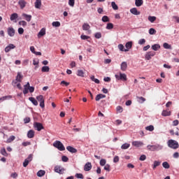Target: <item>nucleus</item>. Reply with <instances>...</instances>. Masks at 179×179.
<instances>
[{"label": "nucleus", "mask_w": 179, "mask_h": 179, "mask_svg": "<svg viewBox=\"0 0 179 179\" xmlns=\"http://www.w3.org/2000/svg\"><path fill=\"white\" fill-rule=\"evenodd\" d=\"M60 85H64L65 86H69V83L65 81V80H62L61 83H60Z\"/></svg>", "instance_id": "obj_64"}, {"label": "nucleus", "mask_w": 179, "mask_h": 179, "mask_svg": "<svg viewBox=\"0 0 179 179\" xmlns=\"http://www.w3.org/2000/svg\"><path fill=\"white\" fill-rule=\"evenodd\" d=\"M117 48H118V49L120 50V51H123V52H128V50H126V49L124 48V45H122V44H119V45H117Z\"/></svg>", "instance_id": "obj_28"}, {"label": "nucleus", "mask_w": 179, "mask_h": 179, "mask_svg": "<svg viewBox=\"0 0 179 179\" xmlns=\"http://www.w3.org/2000/svg\"><path fill=\"white\" fill-rule=\"evenodd\" d=\"M30 121H31L30 117H25V118L24 119V124H29V122H30Z\"/></svg>", "instance_id": "obj_62"}, {"label": "nucleus", "mask_w": 179, "mask_h": 179, "mask_svg": "<svg viewBox=\"0 0 179 179\" xmlns=\"http://www.w3.org/2000/svg\"><path fill=\"white\" fill-rule=\"evenodd\" d=\"M18 24L20 25V26H22L23 27H25V26H27V22H26V21H20L18 22Z\"/></svg>", "instance_id": "obj_48"}, {"label": "nucleus", "mask_w": 179, "mask_h": 179, "mask_svg": "<svg viewBox=\"0 0 179 179\" xmlns=\"http://www.w3.org/2000/svg\"><path fill=\"white\" fill-rule=\"evenodd\" d=\"M110 164H107L105 165L103 169L106 171H110Z\"/></svg>", "instance_id": "obj_57"}, {"label": "nucleus", "mask_w": 179, "mask_h": 179, "mask_svg": "<svg viewBox=\"0 0 179 179\" xmlns=\"http://www.w3.org/2000/svg\"><path fill=\"white\" fill-rule=\"evenodd\" d=\"M92 170V163L87 162L84 166L85 171H90Z\"/></svg>", "instance_id": "obj_11"}, {"label": "nucleus", "mask_w": 179, "mask_h": 179, "mask_svg": "<svg viewBox=\"0 0 179 179\" xmlns=\"http://www.w3.org/2000/svg\"><path fill=\"white\" fill-rule=\"evenodd\" d=\"M126 50H127V52L132 48V41H129L126 43L125 44Z\"/></svg>", "instance_id": "obj_22"}, {"label": "nucleus", "mask_w": 179, "mask_h": 179, "mask_svg": "<svg viewBox=\"0 0 179 179\" xmlns=\"http://www.w3.org/2000/svg\"><path fill=\"white\" fill-rule=\"evenodd\" d=\"M116 111H117V113H122L123 108H122L121 106H118L116 108Z\"/></svg>", "instance_id": "obj_54"}, {"label": "nucleus", "mask_w": 179, "mask_h": 179, "mask_svg": "<svg viewBox=\"0 0 179 179\" xmlns=\"http://www.w3.org/2000/svg\"><path fill=\"white\" fill-rule=\"evenodd\" d=\"M101 99H106V95H104L103 94H99L95 97L96 101H100V100H101Z\"/></svg>", "instance_id": "obj_19"}, {"label": "nucleus", "mask_w": 179, "mask_h": 179, "mask_svg": "<svg viewBox=\"0 0 179 179\" xmlns=\"http://www.w3.org/2000/svg\"><path fill=\"white\" fill-rule=\"evenodd\" d=\"M145 43H146V40L145 38H141L138 41V44H140V45L145 44Z\"/></svg>", "instance_id": "obj_53"}, {"label": "nucleus", "mask_w": 179, "mask_h": 179, "mask_svg": "<svg viewBox=\"0 0 179 179\" xmlns=\"http://www.w3.org/2000/svg\"><path fill=\"white\" fill-rule=\"evenodd\" d=\"M29 100L32 103V104H34V106H38V102L37 101V99H34V97H29Z\"/></svg>", "instance_id": "obj_21"}, {"label": "nucleus", "mask_w": 179, "mask_h": 179, "mask_svg": "<svg viewBox=\"0 0 179 179\" xmlns=\"http://www.w3.org/2000/svg\"><path fill=\"white\" fill-rule=\"evenodd\" d=\"M89 29H90V25L89 24L84 23L83 24V30L86 31L89 30Z\"/></svg>", "instance_id": "obj_32"}, {"label": "nucleus", "mask_w": 179, "mask_h": 179, "mask_svg": "<svg viewBox=\"0 0 179 179\" xmlns=\"http://www.w3.org/2000/svg\"><path fill=\"white\" fill-rule=\"evenodd\" d=\"M133 146L136 148H141V146H143V142L142 141H133L132 142Z\"/></svg>", "instance_id": "obj_13"}, {"label": "nucleus", "mask_w": 179, "mask_h": 179, "mask_svg": "<svg viewBox=\"0 0 179 179\" xmlns=\"http://www.w3.org/2000/svg\"><path fill=\"white\" fill-rule=\"evenodd\" d=\"M36 100L40 102L39 106L40 107H41V108H44V107H45V105L44 103V96H43V95L37 96Z\"/></svg>", "instance_id": "obj_6"}, {"label": "nucleus", "mask_w": 179, "mask_h": 179, "mask_svg": "<svg viewBox=\"0 0 179 179\" xmlns=\"http://www.w3.org/2000/svg\"><path fill=\"white\" fill-rule=\"evenodd\" d=\"M76 178L83 179V174H82V173H76Z\"/></svg>", "instance_id": "obj_61"}, {"label": "nucleus", "mask_w": 179, "mask_h": 179, "mask_svg": "<svg viewBox=\"0 0 179 179\" xmlns=\"http://www.w3.org/2000/svg\"><path fill=\"white\" fill-rule=\"evenodd\" d=\"M147 148L148 150H150L151 152H156V150H162L163 149V145H160L159 144H155V145H148L147 146Z\"/></svg>", "instance_id": "obj_1"}, {"label": "nucleus", "mask_w": 179, "mask_h": 179, "mask_svg": "<svg viewBox=\"0 0 179 179\" xmlns=\"http://www.w3.org/2000/svg\"><path fill=\"white\" fill-rule=\"evenodd\" d=\"M17 17H19V15H17V13H14L13 14H11L10 20L13 22V20H16V19H17Z\"/></svg>", "instance_id": "obj_24"}, {"label": "nucleus", "mask_w": 179, "mask_h": 179, "mask_svg": "<svg viewBox=\"0 0 179 179\" xmlns=\"http://www.w3.org/2000/svg\"><path fill=\"white\" fill-rule=\"evenodd\" d=\"M52 24L53 27H59V26H61V22L56 21V22H53Z\"/></svg>", "instance_id": "obj_44"}, {"label": "nucleus", "mask_w": 179, "mask_h": 179, "mask_svg": "<svg viewBox=\"0 0 179 179\" xmlns=\"http://www.w3.org/2000/svg\"><path fill=\"white\" fill-rule=\"evenodd\" d=\"M138 99V103H140L141 104L145 103V101H146V99H145L143 96H137Z\"/></svg>", "instance_id": "obj_33"}, {"label": "nucleus", "mask_w": 179, "mask_h": 179, "mask_svg": "<svg viewBox=\"0 0 179 179\" xmlns=\"http://www.w3.org/2000/svg\"><path fill=\"white\" fill-rule=\"evenodd\" d=\"M102 22H103V23H107V22H110V18H108V16L104 15L102 17Z\"/></svg>", "instance_id": "obj_38"}, {"label": "nucleus", "mask_w": 179, "mask_h": 179, "mask_svg": "<svg viewBox=\"0 0 179 179\" xmlns=\"http://www.w3.org/2000/svg\"><path fill=\"white\" fill-rule=\"evenodd\" d=\"M41 71L43 72H50V67L48 66H44L42 67Z\"/></svg>", "instance_id": "obj_39"}, {"label": "nucleus", "mask_w": 179, "mask_h": 179, "mask_svg": "<svg viewBox=\"0 0 179 179\" xmlns=\"http://www.w3.org/2000/svg\"><path fill=\"white\" fill-rule=\"evenodd\" d=\"M29 145H31V143L30 141L23 142L22 146H29Z\"/></svg>", "instance_id": "obj_63"}, {"label": "nucleus", "mask_w": 179, "mask_h": 179, "mask_svg": "<svg viewBox=\"0 0 179 179\" xmlns=\"http://www.w3.org/2000/svg\"><path fill=\"white\" fill-rule=\"evenodd\" d=\"M95 38H101V33L97 32L94 35Z\"/></svg>", "instance_id": "obj_58"}, {"label": "nucleus", "mask_w": 179, "mask_h": 179, "mask_svg": "<svg viewBox=\"0 0 179 179\" xmlns=\"http://www.w3.org/2000/svg\"><path fill=\"white\" fill-rule=\"evenodd\" d=\"M53 146L54 148H56L57 149H58V150H60L61 152L65 150V147L64 146V144H62V143H61V141H56L53 143Z\"/></svg>", "instance_id": "obj_4"}, {"label": "nucleus", "mask_w": 179, "mask_h": 179, "mask_svg": "<svg viewBox=\"0 0 179 179\" xmlns=\"http://www.w3.org/2000/svg\"><path fill=\"white\" fill-rule=\"evenodd\" d=\"M168 146L169 148H171V149H178V142L174 140H169L168 141Z\"/></svg>", "instance_id": "obj_3"}, {"label": "nucleus", "mask_w": 179, "mask_h": 179, "mask_svg": "<svg viewBox=\"0 0 179 179\" xmlns=\"http://www.w3.org/2000/svg\"><path fill=\"white\" fill-rule=\"evenodd\" d=\"M163 47L164 48H165V50H171V45L167 43H164L163 44Z\"/></svg>", "instance_id": "obj_35"}, {"label": "nucleus", "mask_w": 179, "mask_h": 179, "mask_svg": "<svg viewBox=\"0 0 179 179\" xmlns=\"http://www.w3.org/2000/svg\"><path fill=\"white\" fill-rule=\"evenodd\" d=\"M120 162V157L115 156L113 158V163H118Z\"/></svg>", "instance_id": "obj_56"}, {"label": "nucleus", "mask_w": 179, "mask_h": 179, "mask_svg": "<svg viewBox=\"0 0 179 179\" xmlns=\"http://www.w3.org/2000/svg\"><path fill=\"white\" fill-rule=\"evenodd\" d=\"M162 166L164 167V169H170V164L167 162H163Z\"/></svg>", "instance_id": "obj_40"}, {"label": "nucleus", "mask_w": 179, "mask_h": 179, "mask_svg": "<svg viewBox=\"0 0 179 179\" xmlns=\"http://www.w3.org/2000/svg\"><path fill=\"white\" fill-rule=\"evenodd\" d=\"M18 5H20V9H24L26 5H27V2L24 0H19Z\"/></svg>", "instance_id": "obj_10"}, {"label": "nucleus", "mask_w": 179, "mask_h": 179, "mask_svg": "<svg viewBox=\"0 0 179 179\" xmlns=\"http://www.w3.org/2000/svg\"><path fill=\"white\" fill-rule=\"evenodd\" d=\"M127 68H128V64H127V62H122V64H121V69L123 71H127Z\"/></svg>", "instance_id": "obj_23"}, {"label": "nucleus", "mask_w": 179, "mask_h": 179, "mask_svg": "<svg viewBox=\"0 0 179 179\" xmlns=\"http://www.w3.org/2000/svg\"><path fill=\"white\" fill-rule=\"evenodd\" d=\"M130 12L131 13H132V15H141V11H138V9L136 8H133L131 9H130Z\"/></svg>", "instance_id": "obj_18"}, {"label": "nucleus", "mask_w": 179, "mask_h": 179, "mask_svg": "<svg viewBox=\"0 0 179 179\" xmlns=\"http://www.w3.org/2000/svg\"><path fill=\"white\" fill-rule=\"evenodd\" d=\"M80 38L82 40H88V38H90V36H87L86 35H81Z\"/></svg>", "instance_id": "obj_59"}, {"label": "nucleus", "mask_w": 179, "mask_h": 179, "mask_svg": "<svg viewBox=\"0 0 179 179\" xmlns=\"http://www.w3.org/2000/svg\"><path fill=\"white\" fill-rule=\"evenodd\" d=\"M1 153L3 156H8V152H6V150L5 148H2L1 150Z\"/></svg>", "instance_id": "obj_49"}, {"label": "nucleus", "mask_w": 179, "mask_h": 179, "mask_svg": "<svg viewBox=\"0 0 179 179\" xmlns=\"http://www.w3.org/2000/svg\"><path fill=\"white\" fill-rule=\"evenodd\" d=\"M146 131H150V132H152L155 131V127L153 125H150L145 127Z\"/></svg>", "instance_id": "obj_37"}, {"label": "nucleus", "mask_w": 179, "mask_h": 179, "mask_svg": "<svg viewBox=\"0 0 179 179\" xmlns=\"http://www.w3.org/2000/svg\"><path fill=\"white\" fill-rule=\"evenodd\" d=\"M106 29L107 30H111V29H114V24H113V23H108Z\"/></svg>", "instance_id": "obj_43"}, {"label": "nucleus", "mask_w": 179, "mask_h": 179, "mask_svg": "<svg viewBox=\"0 0 179 179\" xmlns=\"http://www.w3.org/2000/svg\"><path fill=\"white\" fill-rule=\"evenodd\" d=\"M35 8L36 9H40V8H41V0H36Z\"/></svg>", "instance_id": "obj_27"}, {"label": "nucleus", "mask_w": 179, "mask_h": 179, "mask_svg": "<svg viewBox=\"0 0 179 179\" xmlns=\"http://www.w3.org/2000/svg\"><path fill=\"white\" fill-rule=\"evenodd\" d=\"M139 160H141V162H145V160H146V155H142L140 157Z\"/></svg>", "instance_id": "obj_55"}, {"label": "nucleus", "mask_w": 179, "mask_h": 179, "mask_svg": "<svg viewBox=\"0 0 179 179\" xmlns=\"http://www.w3.org/2000/svg\"><path fill=\"white\" fill-rule=\"evenodd\" d=\"M106 163H107V161L105 159H102L100 160L99 164L100 166H106Z\"/></svg>", "instance_id": "obj_50"}, {"label": "nucleus", "mask_w": 179, "mask_h": 179, "mask_svg": "<svg viewBox=\"0 0 179 179\" xmlns=\"http://www.w3.org/2000/svg\"><path fill=\"white\" fill-rule=\"evenodd\" d=\"M27 138H29V139L34 138V130H29L27 132Z\"/></svg>", "instance_id": "obj_20"}, {"label": "nucleus", "mask_w": 179, "mask_h": 179, "mask_svg": "<svg viewBox=\"0 0 179 179\" xmlns=\"http://www.w3.org/2000/svg\"><path fill=\"white\" fill-rule=\"evenodd\" d=\"M22 80H23V75H22V73L18 72L15 78V80L12 82L13 86L14 87H16V85H17V82L20 83Z\"/></svg>", "instance_id": "obj_2"}, {"label": "nucleus", "mask_w": 179, "mask_h": 179, "mask_svg": "<svg viewBox=\"0 0 179 179\" xmlns=\"http://www.w3.org/2000/svg\"><path fill=\"white\" fill-rule=\"evenodd\" d=\"M14 139H16V137H15V136H10L7 140V143H10V142H13Z\"/></svg>", "instance_id": "obj_45"}, {"label": "nucleus", "mask_w": 179, "mask_h": 179, "mask_svg": "<svg viewBox=\"0 0 179 179\" xmlns=\"http://www.w3.org/2000/svg\"><path fill=\"white\" fill-rule=\"evenodd\" d=\"M148 20L151 22L153 23L156 20V17L155 16H149L148 17Z\"/></svg>", "instance_id": "obj_47"}, {"label": "nucleus", "mask_w": 179, "mask_h": 179, "mask_svg": "<svg viewBox=\"0 0 179 179\" xmlns=\"http://www.w3.org/2000/svg\"><path fill=\"white\" fill-rule=\"evenodd\" d=\"M64 168L59 166H56L55 167V173H58L59 174H62V171H64Z\"/></svg>", "instance_id": "obj_15"}, {"label": "nucleus", "mask_w": 179, "mask_h": 179, "mask_svg": "<svg viewBox=\"0 0 179 179\" xmlns=\"http://www.w3.org/2000/svg\"><path fill=\"white\" fill-rule=\"evenodd\" d=\"M136 6H142L143 5V0H135Z\"/></svg>", "instance_id": "obj_29"}, {"label": "nucleus", "mask_w": 179, "mask_h": 179, "mask_svg": "<svg viewBox=\"0 0 179 179\" xmlns=\"http://www.w3.org/2000/svg\"><path fill=\"white\" fill-rule=\"evenodd\" d=\"M33 160V154L29 155L28 157L24 159L23 162V167H26L27 166H29V163Z\"/></svg>", "instance_id": "obj_7"}, {"label": "nucleus", "mask_w": 179, "mask_h": 179, "mask_svg": "<svg viewBox=\"0 0 179 179\" xmlns=\"http://www.w3.org/2000/svg\"><path fill=\"white\" fill-rule=\"evenodd\" d=\"M162 115L163 117H169L171 115V112L168 110H163Z\"/></svg>", "instance_id": "obj_31"}, {"label": "nucleus", "mask_w": 179, "mask_h": 179, "mask_svg": "<svg viewBox=\"0 0 179 179\" xmlns=\"http://www.w3.org/2000/svg\"><path fill=\"white\" fill-rule=\"evenodd\" d=\"M45 36V28H42L38 34V38Z\"/></svg>", "instance_id": "obj_17"}, {"label": "nucleus", "mask_w": 179, "mask_h": 179, "mask_svg": "<svg viewBox=\"0 0 179 179\" xmlns=\"http://www.w3.org/2000/svg\"><path fill=\"white\" fill-rule=\"evenodd\" d=\"M149 34H151V35L156 34V29H155L154 28L150 29Z\"/></svg>", "instance_id": "obj_51"}, {"label": "nucleus", "mask_w": 179, "mask_h": 179, "mask_svg": "<svg viewBox=\"0 0 179 179\" xmlns=\"http://www.w3.org/2000/svg\"><path fill=\"white\" fill-rule=\"evenodd\" d=\"M8 31V36H10V37H13V36H15V29L12 28V27H9L7 30Z\"/></svg>", "instance_id": "obj_14"}, {"label": "nucleus", "mask_w": 179, "mask_h": 179, "mask_svg": "<svg viewBox=\"0 0 179 179\" xmlns=\"http://www.w3.org/2000/svg\"><path fill=\"white\" fill-rule=\"evenodd\" d=\"M160 48V45L159 44H155L152 45V50L154 51H157V50H159Z\"/></svg>", "instance_id": "obj_34"}, {"label": "nucleus", "mask_w": 179, "mask_h": 179, "mask_svg": "<svg viewBox=\"0 0 179 179\" xmlns=\"http://www.w3.org/2000/svg\"><path fill=\"white\" fill-rule=\"evenodd\" d=\"M34 128H35L36 131H40L41 129H44V126H43V124L36 122L34 123Z\"/></svg>", "instance_id": "obj_8"}, {"label": "nucleus", "mask_w": 179, "mask_h": 179, "mask_svg": "<svg viewBox=\"0 0 179 179\" xmlns=\"http://www.w3.org/2000/svg\"><path fill=\"white\" fill-rule=\"evenodd\" d=\"M14 48H16V46H15V45L10 43L5 48V52H9V51H10V50H13Z\"/></svg>", "instance_id": "obj_12"}, {"label": "nucleus", "mask_w": 179, "mask_h": 179, "mask_svg": "<svg viewBox=\"0 0 179 179\" xmlns=\"http://www.w3.org/2000/svg\"><path fill=\"white\" fill-rule=\"evenodd\" d=\"M129 146H131V145L129 143H124L122 146L121 148L123 150H126L128 149L129 148Z\"/></svg>", "instance_id": "obj_41"}, {"label": "nucleus", "mask_w": 179, "mask_h": 179, "mask_svg": "<svg viewBox=\"0 0 179 179\" xmlns=\"http://www.w3.org/2000/svg\"><path fill=\"white\" fill-rule=\"evenodd\" d=\"M115 78L117 80H122V82H127L128 80V78H127V74L119 73V74H115Z\"/></svg>", "instance_id": "obj_5"}, {"label": "nucleus", "mask_w": 179, "mask_h": 179, "mask_svg": "<svg viewBox=\"0 0 179 179\" xmlns=\"http://www.w3.org/2000/svg\"><path fill=\"white\" fill-rule=\"evenodd\" d=\"M90 79H91V80H92V82H95L97 84L100 83V80L99 79H97V78H95L94 76H92L90 77Z\"/></svg>", "instance_id": "obj_42"}, {"label": "nucleus", "mask_w": 179, "mask_h": 179, "mask_svg": "<svg viewBox=\"0 0 179 179\" xmlns=\"http://www.w3.org/2000/svg\"><path fill=\"white\" fill-rule=\"evenodd\" d=\"M62 162H64V163H66V162H68L69 160V158H68V157L63 155L62 157Z\"/></svg>", "instance_id": "obj_52"}, {"label": "nucleus", "mask_w": 179, "mask_h": 179, "mask_svg": "<svg viewBox=\"0 0 179 179\" xmlns=\"http://www.w3.org/2000/svg\"><path fill=\"white\" fill-rule=\"evenodd\" d=\"M162 162L160 161H155L152 165L153 170H156V167H159V166H160Z\"/></svg>", "instance_id": "obj_26"}, {"label": "nucleus", "mask_w": 179, "mask_h": 179, "mask_svg": "<svg viewBox=\"0 0 179 179\" xmlns=\"http://www.w3.org/2000/svg\"><path fill=\"white\" fill-rule=\"evenodd\" d=\"M155 55H156V52H148L145 54V58L148 61H150V59H152V57H155Z\"/></svg>", "instance_id": "obj_9"}, {"label": "nucleus", "mask_w": 179, "mask_h": 179, "mask_svg": "<svg viewBox=\"0 0 179 179\" xmlns=\"http://www.w3.org/2000/svg\"><path fill=\"white\" fill-rule=\"evenodd\" d=\"M69 5L70 6H75V0H69Z\"/></svg>", "instance_id": "obj_60"}, {"label": "nucleus", "mask_w": 179, "mask_h": 179, "mask_svg": "<svg viewBox=\"0 0 179 179\" xmlns=\"http://www.w3.org/2000/svg\"><path fill=\"white\" fill-rule=\"evenodd\" d=\"M111 6H112L113 9H114V10H118V6H117L115 4V2L113 1L111 3Z\"/></svg>", "instance_id": "obj_46"}, {"label": "nucleus", "mask_w": 179, "mask_h": 179, "mask_svg": "<svg viewBox=\"0 0 179 179\" xmlns=\"http://www.w3.org/2000/svg\"><path fill=\"white\" fill-rule=\"evenodd\" d=\"M77 75L81 78H85V72H83L82 70H78Z\"/></svg>", "instance_id": "obj_36"}, {"label": "nucleus", "mask_w": 179, "mask_h": 179, "mask_svg": "<svg viewBox=\"0 0 179 179\" xmlns=\"http://www.w3.org/2000/svg\"><path fill=\"white\" fill-rule=\"evenodd\" d=\"M36 175L38 177H43V176H45V171L40 170L39 171H38Z\"/></svg>", "instance_id": "obj_30"}, {"label": "nucleus", "mask_w": 179, "mask_h": 179, "mask_svg": "<svg viewBox=\"0 0 179 179\" xmlns=\"http://www.w3.org/2000/svg\"><path fill=\"white\" fill-rule=\"evenodd\" d=\"M22 17H24L27 20V22H30L31 20V15H27L26 13H22Z\"/></svg>", "instance_id": "obj_25"}, {"label": "nucleus", "mask_w": 179, "mask_h": 179, "mask_svg": "<svg viewBox=\"0 0 179 179\" xmlns=\"http://www.w3.org/2000/svg\"><path fill=\"white\" fill-rule=\"evenodd\" d=\"M66 150L70 152V153H77L78 150L72 146H67Z\"/></svg>", "instance_id": "obj_16"}]
</instances>
